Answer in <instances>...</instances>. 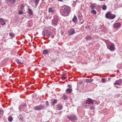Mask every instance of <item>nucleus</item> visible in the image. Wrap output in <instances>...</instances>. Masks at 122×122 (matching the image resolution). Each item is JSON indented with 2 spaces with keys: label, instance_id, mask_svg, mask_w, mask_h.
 Masks as SVG:
<instances>
[{
  "label": "nucleus",
  "instance_id": "obj_3",
  "mask_svg": "<svg viewBox=\"0 0 122 122\" xmlns=\"http://www.w3.org/2000/svg\"><path fill=\"white\" fill-rule=\"evenodd\" d=\"M106 45L107 48L111 51H113L115 50V48L113 44L109 42L107 43Z\"/></svg>",
  "mask_w": 122,
  "mask_h": 122
},
{
  "label": "nucleus",
  "instance_id": "obj_38",
  "mask_svg": "<svg viewBox=\"0 0 122 122\" xmlns=\"http://www.w3.org/2000/svg\"><path fill=\"white\" fill-rule=\"evenodd\" d=\"M66 77L65 76H63L61 77V79L62 80L65 79H66Z\"/></svg>",
  "mask_w": 122,
  "mask_h": 122
},
{
  "label": "nucleus",
  "instance_id": "obj_7",
  "mask_svg": "<svg viewBox=\"0 0 122 122\" xmlns=\"http://www.w3.org/2000/svg\"><path fill=\"white\" fill-rule=\"evenodd\" d=\"M40 0H33L32 2L31 5L32 7L36 8L37 7Z\"/></svg>",
  "mask_w": 122,
  "mask_h": 122
},
{
  "label": "nucleus",
  "instance_id": "obj_39",
  "mask_svg": "<svg viewBox=\"0 0 122 122\" xmlns=\"http://www.w3.org/2000/svg\"><path fill=\"white\" fill-rule=\"evenodd\" d=\"M3 113V111L2 110L0 109V114H1Z\"/></svg>",
  "mask_w": 122,
  "mask_h": 122
},
{
  "label": "nucleus",
  "instance_id": "obj_20",
  "mask_svg": "<svg viewBox=\"0 0 122 122\" xmlns=\"http://www.w3.org/2000/svg\"><path fill=\"white\" fill-rule=\"evenodd\" d=\"M72 21L74 22H77V19L76 16L75 15L74 16V17L72 19Z\"/></svg>",
  "mask_w": 122,
  "mask_h": 122
},
{
  "label": "nucleus",
  "instance_id": "obj_14",
  "mask_svg": "<svg viewBox=\"0 0 122 122\" xmlns=\"http://www.w3.org/2000/svg\"><path fill=\"white\" fill-rule=\"evenodd\" d=\"M16 0H5L6 2L8 4L9 3L13 4L15 3L16 1Z\"/></svg>",
  "mask_w": 122,
  "mask_h": 122
},
{
  "label": "nucleus",
  "instance_id": "obj_40",
  "mask_svg": "<svg viewBox=\"0 0 122 122\" xmlns=\"http://www.w3.org/2000/svg\"><path fill=\"white\" fill-rule=\"evenodd\" d=\"M68 87L69 88H71V84H69L68 86Z\"/></svg>",
  "mask_w": 122,
  "mask_h": 122
},
{
  "label": "nucleus",
  "instance_id": "obj_30",
  "mask_svg": "<svg viewBox=\"0 0 122 122\" xmlns=\"http://www.w3.org/2000/svg\"><path fill=\"white\" fill-rule=\"evenodd\" d=\"M67 98V97L66 95L65 94H64L62 97V98L64 99V100Z\"/></svg>",
  "mask_w": 122,
  "mask_h": 122
},
{
  "label": "nucleus",
  "instance_id": "obj_1",
  "mask_svg": "<svg viewBox=\"0 0 122 122\" xmlns=\"http://www.w3.org/2000/svg\"><path fill=\"white\" fill-rule=\"evenodd\" d=\"M71 11L70 8L68 6H64L61 8L60 13L63 16H66L68 15Z\"/></svg>",
  "mask_w": 122,
  "mask_h": 122
},
{
  "label": "nucleus",
  "instance_id": "obj_24",
  "mask_svg": "<svg viewBox=\"0 0 122 122\" xmlns=\"http://www.w3.org/2000/svg\"><path fill=\"white\" fill-rule=\"evenodd\" d=\"M116 17V15L114 14H112L111 17H110V19H114Z\"/></svg>",
  "mask_w": 122,
  "mask_h": 122
},
{
  "label": "nucleus",
  "instance_id": "obj_19",
  "mask_svg": "<svg viewBox=\"0 0 122 122\" xmlns=\"http://www.w3.org/2000/svg\"><path fill=\"white\" fill-rule=\"evenodd\" d=\"M57 99H54L51 102V105H54L57 103Z\"/></svg>",
  "mask_w": 122,
  "mask_h": 122
},
{
  "label": "nucleus",
  "instance_id": "obj_2",
  "mask_svg": "<svg viewBox=\"0 0 122 122\" xmlns=\"http://www.w3.org/2000/svg\"><path fill=\"white\" fill-rule=\"evenodd\" d=\"M84 103L86 104V107H90L91 105H92L94 103V101L92 99L89 98H88L85 101Z\"/></svg>",
  "mask_w": 122,
  "mask_h": 122
},
{
  "label": "nucleus",
  "instance_id": "obj_10",
  "mask_svg": "<svg viewBox=\"0 0 122 122\" xmlns=\"http://www.w3.org/2000/svg\"><path fill=\"white\" fill-rule=\"evenodd\" d=\"M121 26V24L119 23H115L113 25L114 28H118Z\"/></svg>",
  "mask_w": 122,
  "mask_h": 122
},
{
  "label": "nucleus",
  "instance_id": "obj_41",
  "mask_svg": "<svg viewBox=\"0 0 122 122\" xmlns=\"http://www.w3.org/2000/svg\"><path fill=\"white\" fill-rule=\"evenodd\" d=\"M24 6L23 5H22L21 6V8L22 10H23L24 8Z\"/></svg>",
  "mask_w": 122,
  "mask_h": 122
},
{
  "label": "nucleus",
  "instance_id": "obj_33",
  "mask_svg": "<svg viewBox=\"0 0 122 122\" xmlns=\"http://www.w3.org/2000/svg\"><path fill=\"white\" fill-rule=\"evenodd\" d=\"M102 9L103 10H106L107 9V6L106 5H103Z\"/></svg>",
  "mask_w": 122,
  "mask_h": 122
},
{
  "label": "nucleus",
  "instance_id": "obj_4",
  "mask_svg": "<svg viewBox=\"0 0 122 122\" xmlns=\"http://www.w3.org/2000/svg\"><path fill=\"white\" fill-rule=\"evenodd\" d=\"M42 34L43 35H46L48 36H53V34L51 32H50L49 31L46 29L43 30L42 32Z\"/></svg>",
  "mask_w": 122,
  "mask_h": 122
},
{
  "label": "nucleus",
  "instance_id": "obj_25",
  "mask_svg": "<svg viewBox=\"0 0 122 122\" xmlns=\"http://www.w3.org/2000/svg\"><path fill=\"white\" fill-rule=\"evenodd\" d=\"M10 36L11 37V39H12L15 36L14 34L12 33H10L9 34Z\"/></svg>",
  "mask_w": 122,
  "mask_h": 122
},
{
  "label": "nucleus",
  "instance_id": "obj_18",
  "mask_svg": "<svg viewBox=\"0 0 122 122\" xmlns=\"http://www.w3.org/2000/svg\"><path fill=\"white\" fill-rule=\"evenodd\" d=\"M56 106L57 109L60 110H61L63 108V106L61 104H57Z\"/></svg>",
  "mask_w": 122,
  "mask_h": 122
},
{
  "label": "nucleus",
  "instance_id": "obj_43",
  "mask_svg": "<svg viewBox=\"0 0 122 122\" xmlns=\"http://www.w3.org/2000/svg\"><path fill=\"white\" fill-rule=\"evenodd\" d=\"M63 76H64L65 75V74H62Z\"/></svg>",
  "mask_w": 122,
  "mask_h": 122
},
{
  "label": "nucleus",
  "instance_id": "obj_15",
  "mask_svg": "<svg viewBox=\"0 0 122 122\" xmlns=\"http://www.w3.org/2000/svg\"><path fill=\"white\" fill-rule=\"evenodd\" d=\"M5 24L4 19L2 18H0V24L2 25H5Z\"/></svg>",
  "mask_w": 122,
  "mask_h": 122
},
{
  "label": "nucleus",
  "instance_id": "obj_42",
  "mask_svg": "<svg viewBox=\"0 0 122 122\" xmlns=\"http://www.w3.org/2000/svg\"><path fill=\"white\" fill-rule=\"evenodd\" d=\"M58 0L60 1H62V0Z\"/></svg>",
  "mask_w": 122,
  "mask_h": 122
},
{
  "label": "nucleus",
  "instance_id": "obj_17",
  "mask_svg": "<svg viewBox=\"0 0 122 122\" xmlns=\"http://www.w3.org/2000/svg\"><path fill=\"white\" fill-rule=\"evenodd\" d=\"M27 13L30 15H33V13L32 12V10L30 8L28 9Z\"/></svg>",
  "mask_w": 122,
  "mask_h": 122
},
{
  "label": "nucleus",
  "instance_id": "obj_29",
  "mask_svg": "<svg viewBox=\"0 0 122 122\" xmlns=\"http://www.w3.org/2000/svg\"><path fill=\"white\" fill-rule=\"evenodd\" d=\"M91 12L92 14L94 15H96L97 13L96 11L94 10H92L91 11Z\"/></svg>",
  "mask_w": 122,
  "mask_h": 122
},
{
  "label": "nucleus",
  "instance_id": "obj_8",
  "mask_svg": "<svg viewBox=\"0 0 122 122\" xmlns=\"http://www.w3.org/2000/svg\"><path fill=\"white\" fill-rule=\"evenodd\" d=\"M27 106L26 104L21 105L19 107V109L20 111H22L24 109H25L26 107Z\"/></svg>",
  "mask_w": 122,
  "mask_h": 122
},
{
  "label": "nucleus",
  "instance_id": "obj_28",
  "mask_svg": "<svg viewBox=\"0 0 122 122\" xmlns=\"http://www.w3.org/2000/svg\"><path fill=\"white\" fill-rule=\"evenodd\" d=\"M86 108H90L91 109L94 110V107L92 106V105H91L90 107H86Z\"/></svg>",
  "mask_w": 122,
  "mask_h": 122
},
{
  "label": "nucleus",
  "instance_id": "obj_16",
  "mask_svg": "<svg viewBox=\"0 0 122 122\" xmlns=\"http://www.w3.org/2000/svg\"><path fill=\"white\" fill-rule=\"evenodd\" d=\"M58 21L57 19H54L52 20V24L54 25H57Z\"/></svg>",
  "mask_w": 122,
  "mask_h": 122
},
{
  "label": "nucleus",
  "instance_id": "obj_37",
  "mask_svg": "<svg viewBox=\"0 0 122 122\" xmlns=\"http://www.w3.org/2000/svg\"><path fill=\"white\" fill-rule=\"evenodd\" d=\"M106 111H107V112L106 113V114H108L109 113V110L108 109H107L105 110H104V112H106Z\"/></svg>",
  "mask_w": 122,
  "mask_h": 122
},
{
  "label": "nucleus",
  "instance_id": "obj_22",
  "mask_svg": "<svg viewBox=\"0 0 122 122\" xmlns=\"http://www.w3.org/2000/svg\"><path fill=\"white\" fill-rule=\"evenodd\" d=\"M85 39L87 40H89L92 39V37L89 35H87L86 36Z\"/></svg>",
  "mask_w": 122,
  "mask_h": 122
},
{
  "label": "nucleus",
  "instance_id": "obj_23",
  "mask_svg": "<svg viewBox=\"0 0 122 122\" xmlns=\"http://www.w3.org/2000/svg\"><path fill=\"white\" fill-rule=\"evenodd\" d=\"M48 52L49 51L47 50H45L43 51V53L44 55H47Z\"/></svg>",
  "mask_w": 122,
  "mask_h": 122
},
{
  "label": "nucleus",
  "instance_id": "obj_27",
  "mask_svg": "<svg viewBox=\"0 0 122 122\" xmlns=\"http://www.w3.org/2000/svg\"><path fill=\"white\" fill-rule=\"evenodd\" d=\"M16 62L18 64H23V62L19 60V59H17L16 60Z\"/></svg>",
  "mask_w": 122,
  "mask_h": 122
},
{
  "label": "nucleus",
  "instance_id": "obj_13",
  "mask_svg": "<svg viewBox=\"0 0 122 122\" xmlns=\"http://www.w3.org/2000/svg\"><path fill=\"white\" fill-rule=\"evenodd\" d=\"M112 13L111 12H110L107 13L106 15V17L107 19H109L110 18V17H111V16Z\"/></svg>",
  "mask_w": 122,
  "mask_h": 122
},
{
  "label": "nucleus",
  "instance_id": "obj_6",
  "mask_svg": "<svg viewBox=\"0 0 122 122\" xmlns=\"http://www.w3.org/2000/svg\"><path fill=\"white\" fill-rule=\"evenodd\" d=\"M46 108L44 105H41L37 106L35 107L34 109L36 111L40 110L43 109H44Z\"/></svg>",
  "mask_w": 122,
  "mask_h": 122
},
{
  "label": "nucleus",
  "instance_id": "obj_21",
  "mask_svg": "<svg viewBox=\"0 0 122 122\" xmlns=\"http://www.w3.org/2000/svg\"><path fill=\"white\" fill-rule=\"evenodd\" d=\"M93 79H87L86 80L85 82H86L87 83H91L93 81Z\"/></svg>",
  "mask_w": 122,
  "mask_h": 122
},
{
  "label": "nucleus",
  "instance_id": "obj_44",
  "mask_svg": "<svg viewBox=\"0 0 122 122\" xmlns=\"http://www.w3.org/2000/svg\"><path fill=\"white\" fill-rule=\"evenodd\" d=\"M115 87H116L117 88H118V87H117V86H116Z\"/></svg>",
  "mask_w": 122,
  "mask_h": 122
},
{
  "label": "nucleus",
  "instance_id": "obj_31",
  "mask_svg": "<svg viewBox=\"0 0 122 122\" xmlns=\"http://www.w3.org/2000/svg\"><path fill=\"white\" fill-rule=\"evenodd\" d=\"M90 6L92 9H93L95 8L96 6L95 5L92 4L90 5Z\"/></svg>",
  "mask_w": 122,
  "mask_h": 122
},
{
  "label": "nucleus",
  "instance_id": "obj_36",
  "mask_svg": "<svg viewBox=\"0 0 122 122\" xmlns=\"http://www.w3.org/2000/svg\"><path fill=\"white\" fill-rule=\"evenodd\" d=\"M46 107H47L48 106V105H49V103L48 101H46Z\"/></svg>",
  "mask_w": 122,
  "mask_h": 122
},
{
  "label": "nucleus",
  "instance_id": "obj_32",
  "mask_svg": "<svg viewBox=\"0 0 122 122\" xmlns=\"http://www.w3.org/2000/svg\"><path fill=\"white\" fill-rule=\"evenodd\" d=\"M8 120L9 122H11L13 120L12 117H9L8 118Z\"/></svg>",
  "mask_w": 122,
  "mask_h": 122
},
{
  "label": "nucleus",
  "instance_id": "obj_9",
  "mask_svg": "<svg viewBox=\"0 0 122 122\" xmlns=\"http://www.w3.org/2000/svg\"><path fill=\"white\" fill-rule=\"evenodd\" d=\"M56 11V8L55 7H51L49 8V9L48 12L49 13H54Z\"/></svg>",
  "mask_w": 122,
  "mask_h": 122
},
{
  "label": "nucleus",
  "instance_id": "obj_35",
  "mask_svg": "<svg viewBox=\"0 0 122 122\" xmlns=\"http://www.w3.org/2000/svg\"><path fill=\"white\" fill-rule=\"evenodd\" d=\"M105 79L103 78H102V83L105 82H106V81L105 80Z\"/></svg>",
  "mask_w": 122,
  "mask_h": 122
},
{
  "label": "nucleus",
  "instance_id": "obj_11",
  "mask_svg": "<svg viewBox=\"0 0 122 122\" xmlns=\"http://www.w3.org/2000/svg\"><path fill=\"white\" fill-rule=\"evenodd\" d=\"M68 33L69 35H72L75 33V31L74 29L73 28H71L69 30Z\"/></svg>",
  "mask_w": 122,
  "mask_h": 122
},
{
  "label": "nucleus",
  "instance_id": "obj_34",
  "mask_svg": "<svg viewBox=\"0 0 122 122\" xmlns=\"http://www.w3.org/2000/svg\"><path fill=\"white\" fill-rule=\"evenodd\" d=\"M23 13V12L22 10H19L18 12V14L20 15L22 14Z\"/></svg>",
  "mask_w": 122,
  "mask_h": 122
},
{
  "label": "nucleus",
  "instance_id": "obj_12",
  "mask_svg": "<svg viewBox=\"0 0 122 122\" xmlns=\"http://www.w3.org/2000/svg\"><path fill=\"white\" fill-rule=\"evenodd\" d=\"M122 82V80L120 79L118 80H116L115 83H114V84L115 85H120Z\"/></svg>",
  "mask_w": 122,
  "mask_h": 122
},
{
  "label": "nucleus",
  "instance_id": "obj_26",
  "mask_svg": "<svg viewBox=\"0 0 122 122\" xmlns=\"http://www.w3.org/2000/svg\"><path fill=\"white\" fill-rule=\"evenodd\" d=\"M66 91L69 93H71L72 92V90L71 89L68 88L67 89Z\"/></svg>",
  "mask_w": 122,
  "mask_h": 122
},
{
  "label": "nucleus",
  "instance_id": "obj_5",
  "mask_svg": "<svg viewBox=\"0 0 122 122\" xmlns=\"http://www.w3.org/2000/svg\"><path fill=\"white\" fill-rule=\"evenodd\" d=\"M67 117L71 121L77 120V118L76 116L74 114H71L70 115H67Z\"/></svg>",
  "mask_w": 122,
  "mask_h": 122
}]
</instances>
